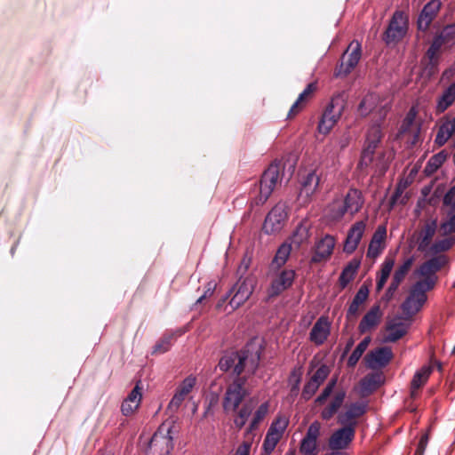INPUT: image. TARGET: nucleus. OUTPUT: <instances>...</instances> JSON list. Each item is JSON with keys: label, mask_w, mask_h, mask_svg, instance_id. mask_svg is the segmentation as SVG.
Returning <instances> with one entry per match:
<instances>
[{"label": "nucleus", "mask_w": 455, "mask_h": 455, "mask_svg": "<svg viewBox=\"0 0 455 455\" xmlns=\"http://www.w3.org/2000/svg\"><path fill=\"white\" fill-rule=\"evenodd\" d=\"M364 204V196L361 190L349 188L344 198L334 199L325 209L326 216L334 221H339L347 213L354 216L361 211Z\"/></svg>", "instance_id": "1"}, {"label": "nucleus", "mask_w": 455, "mask_h": 455, "mask_svg": "<svg viewBox=\"0 0 455 455\" xmlns=\"http://www.w3.org/2000/svg\"><path fill=\"white\" fill-rule=\"evenodd\" d=\"M260 359L259 352L257 351L255 356L248 363V355L246 351L232 352L223 355L219 362V368L222 371H228L232 370L233 374L236 378H241L240 375L246 369L251 374H253L259 365Z\"/></svg>", "instance_id": "2"}, {"label": "nucleus", "mask_w": 455, "mask_h": 455, "mask_svg": "<svg viewBox=\"0 0 455 455\" xmlns=\"http://www.w3.org/2000/svg\"><path fill=\"white\" fill-rule=\"evenodd\" d=\"M449 259L444 254H440L423 262L415 271V275L422 277L418 281L419 285L426 286L427 290H433L435 286L438 276L436 273L445 267Z\"/></svg>", "instance_id": "3"}, {"label": "nucleus", "mask_w": 455, "mask_h": 455, "mask_svg": "<svg viewBox=\"0 0 455 455\" xmlns=\"http://www.w3.org/2000/svg\"><path fill=\"white\" fill-rule=\"evenodd\" d=\"M409 30V16L400 10H396L382 35V40L387 45H395L407 35Z\"/></svg>", "instance_id": "4"}, {"label": "nucleus", "mask_w": 455, "mask_h": 455, "mask_svg": "<svg viewBox=\"0 0 455 455\" xmlns=\"http://www.w3.org/2000/svg\"><path fill=\"white\" fill-rule=\"evenodd\" d=\"M281 166L279 163H272L263 172L259 181V193L251 204L262 205L269 198L277 183L280 181Z\"/></svg>", "instance_id": "5"}, {"label": "nucleus", "mask_w": 455, "mask_h": 455, "mask_svg": "<svg viewBox=\"0 0 455 455\" xmlns=\"http://www.w3.org/2000/svg\"><path fill=\"white\" fill-rule=\"evenodd\" d=\"M174 421H165L149 441V449L157 455H168L173 449Z\"/></svg>", "instance_id": "6"}, {"label": "nucleus", "mask_w": 455, "mask_h": 455, "mask_svg": "<svg viewBox=\"0 0 455 455\" xmlns=\"http://www.w3.org/2000/svg\"><path fill=\"white\" fill-rule=\"evenodd\" d=\"M269 411V403L264 402L254 411L248 427L244 432L245 440L236 448L234 455H250L252 442L255 436V431L259 424L264 420Z\"/></svg>", "instance_id": "7"}, {"label": "nucleus", "mask_w": 455, "mask_h": 455, "mask_svg": "<svg viewBox=\"0 0 455 455\" xmlns=\"http://www.w3.org/2000/svg\"><path fill=\"white\" fill-rule=\"evenodd\" d=\"M245 378H235L234 381L227 387L222 406L225 412H235L239 408L243 399L248 395L244 387Z\"/></svg>", "instance_id": "8"}, {"label": "nucleus", "mask_w": 455, "mask_h": 455, "mask_svg": "<svg viewBox=\"0 0 455 455\" xmlns=\"http://www.w3.org/2000/svg\"><path fill=\"white\" fill-rule=\"evenodd\" d=\"M345 108V102L342 97H333L323 112L317 130L322 134H327L339 120L342 112Z\"/></svg>", "instance_id": "9"}, {"label": "nucleus", "mask_w": 455, "mask_h": 455, "mask_svg": "<svg viewBox=\"0 0 455 455\" xmlns=\"http://www.w3.org/2000/svg\"><path fill=\"white\" fill-rule=\"evenodd\" d=\"M413 315H394L386 323L384 342H395L403 337L412 321Z\"/></svg>", "instance_id": "10"}, {"label": "nucleus", "mask_w": 455, "mask_h": 455, "mask_svg": "<svg viewBox=\"0 0 455 455\" xmlns=\"http://www.w3.org/2000/svg\"><path fill=\"white\" fill-rule=\"evenodd\" d=\"M288 425L289 419L284 415H278L272 421L262 444V450L265 454L270 455L274 451Z\"/></svg>", "instance_id": "11"}, {"label": "nucleus", "mask_w": 455, "mask_h": 455, "mask_svg": "<svg viewBox=\"0 0 455 455\" xmlns=\"http://www.w3.org/2000/svg\"><path fill=\"white\" fill-rule=\"evenodd\" d=\"M361 55V44L357 40L352 41L343 53L339 66L335 69V76H343L349 74L359 62Z\"/></svg>", "instance_id": "12"}, {"label": "nucleus", "mask_w": 455, "mask_h": 455, "mask_svg": "<svg viewBox=\"0 0 455 455\" xmlns=\"http://www.w3.org/2000/svg\"><path fill=\"white\" fill-rule=\"evenodd\" d=\"M426 286L416 282L409 292L408 297L402 304L403 313H419L427 299Z\"/></svg>", "instance_id": "13"}, {"label": "nucleus", "mask_w": 455, "mask_h": 455, "mask_svg": "<svg viewBox=\"0 0 455 455\" xmlns=\"http://www.w3.org/2000/svg\"><path fill=\"white\" fill-rule=\"evenodd\" d=\"M442 7V0H429L418 15L416 21L418 30L427 32L437 18Z\"/></svg>", "instance_id": "14"}, {"label": "nucleus", "mask_w": 455, "mask_h": 455, "mask_svg": "<svg viewBox=\"0 0 455 455\" xmlns=\"http://www.w3.org/2000/svg\"><path fill=\"white\" fill-rule=\"evenodd\" d=\"M286 206L283 203L276 204L267 215L263 229L267 234L280 231L287 219Z\"/></svg>", "instance_id": "15"}, {"label": "nucleus", "mask_w": 455, "mask_h": 455, "mask_svg": "<svg viewBox=\"0 0 455 455\" xmlns=\"http://www.w3.org/2000/svg\"><path fill=\"white\" fill-rule=\"evenodd\" d=\"M322 425L319 421L312 422L299 444V452L302 455H316L318 453V438Z\"/></svg>", "instance_id": "16"}, {"label": "nucleus", "mask_w": 455, "mask_h": 455, "mask_svg": "<svg viewBox=\"0 0 455 455\" xmlns=\"http://www.w3.org/2000/svg\"><path fill=\"white\" fill-rule=\"evenodd\" d=\"M252 291L253 281L251 279H239L230 291V293L233 294L229 300L231 310H235L243 304L250 298Z\"/></svg>", "instance_id": "17"}, {"label": "nucleus", "mask_w": 455, "mask_h": 455, "mask_svg": "<svg viewBox=\"0 0 455 455\" xmlns=\"http://www.w3.org/2000/svg\"><path fill=\"white\" fill-rule=\"evenodd\" d=\"M336 240L333 235H325L315 242L314 253L311 258L312 263H320L327 261L334 250Z\"/></svg>", "instance_id": "18"}, {"label": "nucleus", "mask_w": 455, "mask_h": 455, "mask_svg": "<svg viewBox=\"0 0 455 455\" xmlns=\"http://www.w3.org/2000/svg\"><path fill=\"white\" fill-rule=\"evenodd\" d=\"M366 403L363 402L351 403L345 411L338 415V423L341 426L353 427L355 430L357 419L366 412Z\"/></svg>", "instance_id": "19"}, {"label": "nucleus", "mask_w": 455, "mask_h": 455, "mask_svg": "<svg viewBox=\"0 0 455 455\" xmlns=\"http://www.w3.org/2000/svg\"><path fill=\"white\" fill-rule=\"evenodd\" d=\"M366 220H359L354 223L347 231L344 242L343 251L347 253H353L358 247L363 234L366 230Z\"/></svg>", "instance_id": "20"}, {"label": "nucleus", "mask_w": 455, "mask_h": 455, "mask_svg": "<svg viewBox=\"0 0 455 455\" xmlns=\"http://www.w3.org/2000/svg\"><path fill=\"white\" fill-rule=\"evenodd\" d=\"M296 273L292 269H283L273 279L268 289V296L275 297L289 289L295 279Z\"/></svg>", "instance_id": "21"}, {"label": "nucleus", "mask_w": 455, "mask_h": 455, "mask_svg": "<svg viewBox=\"0 0 455 455\" xmlns=\"http://www.w3.org/2000/svg\"><path fill=\"white\" fill-rule=\"evenodd\" d=\"M196 379L194 376L187 377L178 387L176 393L169 403L168 410L176 412L188 394L196 386Z\"/></svg>", "instance_id": "22"}, {"label": "nucleus", "mask_w": 455, "mask_h": 455, "mask_svg": "<svg viewBox=\"0 0 455 455\" xmlns=\"http://www.w3.org/2000/svg\"><path fill=\"white\" fill-rule=\"evenodd\" d=\"M355 430L353 427L342 426V427L334 431L329 439V447L331 450L346 449L354 440Z\"/></svg>", "instance_id": "23"}, {"label": "nucleus", "mask_w": 455, "mask_h": 455, "mask_svg": "<svg viewBox=\"0 0 455 455\" xmlns=\"http://www.w3.org/2000/svg\"><path fill=\"white\" fill-rule=\"evenodd\" d=\"M331 321L323 315L314 324L309 333V339L314 344L323 345L331 333Z\"/></svg>", "instance_id": "24"}, {"label": "nucleus", "mask_w": 455, "mask_h": 455, "mask_svg": "<svg viewBox=\"0 0 455 455\" xmlns=\"http://www.w3.org/2000/svg\"><path fill=\"white\" fill-rule=\"evenodd\" d=\"M387 228L385 226L380 225L373 233L370 241L366 257L371 259H376L384 251L386 247Z\"/></svg>", "instance_id": "25"}, {"label": "nucleus", "mask_w": 455, "mask_h": 455, "mask_svg": "<svg viewBox=\"0 0 455 455\" xmlns=\"http://www.w3.org/2000/svg\"><path fill=\"white\" fill-rule=\"evenodd\" d=\"M393 357L390 347H383L371 351L367 354L365 360L367 366L371 369H376L386 366Z\"/></svg>", "instance_id": "26"}, {"label": "nucleus", "mask_w": 455, "mask_h": 455, "mask_svg": "<svg viewBox=\"0 0 455 455\" xmlns=\"http://www.w3.org/2000/svg\"><path fill=\"white\" fill-rule=\"evenodd\" d=\"M140 381H138L122 403L121 411L124 416L132 415L139 408L142 399Z\"/></svg>", "instance_id": "27"}, {"label": "nucleus", "mask_w": 455, "mask_h": 455, "mask_svg": "<svg viewBox=\"0 0 455 455\" xmlns=\"http://www.w3.org/2000/svg\"><path fill=\"white\" fill-rule=\"evenodd\" d=\"M443 44L435 36L428 49L426 52V58L428 60L427 70L429 75H433L437 71L440 59V51Z\"/></svg>", "instance_id": "28"}, {"label": "nucleus", "mask_w": 455, "mask_h": 455, "mask_svg": "<svg viewBox=\"0 0 455 455\" xmlns=\"http://www.w3.org/2000/svg\"><path fill=\"white\" fill-rule=\"evenodd\" d=\"M315 90V83L308 84L303 92L299 95L297 100L291 107L287 117L292 118L298 115L303 109L305 103L313 96Z\"/></svg>", "instance_id": "29"}, {"label": "nucleus", "mask_w": 455, "mask_h": 455, "mask_svg": "<svg viewBox=\"0 0 455 455\" xmlns=\"http://www.w3.org/2000/svg\"><path fill=\"white\" fill-rule=\"evenodd\" d=\"M346 398L344 391L335 393L331 402L322 410L321 418L323 420H330L338 412Z\"/></svg>", "instance_id": "30"}, {"label": "nucleus", "mask_w": 455, "mask_h": 455, "mask_svg": "<svg viewBox=\"0 0 455 455\" xmlns=\"http://www.w3.org/2000/svg\"><path fill=\"white\" fill-rule=\"evenodd\" d=\"M455 132V118H447L440 125L435 143L439 147L443 146Z\"/></svg>", "instance_id": "31"}, {"label": "nucleus", "mask_w": 455, "mask_h": 455, "mask_svg": "<svg viewBox=\"0 0 455 455\" xmlns=\"http://www.w3.org/2000/svg\"><path fill=\"white\" fill-rule=\"evenodd\" d=\"M437 228V220H430L425 223L419 232V250L423 251L429 246Z\"/></svg>", "instance_id": "32"}, {"label": "nucleus", "mask_w": 455, "mask_h": 455, "mask_svg": "<svg viewBox=\"0 0 455 455\" xmlns=\"http://www.w3.org/2000/svg\"><path fill=\"white\" fill-rule=\"evenodd\" d=\"M431 371L432 370L429 366H423L416 371L411 382V396L412 398L417 396L418 390L426 384Z\"/></svg>", "instance_id": "33"}, {"label": "nucleus", "mask_w": 455, "mask_h": 455, "mask_svg": "<svg viewBox=\"0 0 455 455\" xmlns=\"http://www.w3.org/2000/svg\"><path fill=\"white\" fill-rule=\"evenodd\" d=\"M416 117V110L414 108H411L409 112L407 113L405 118L403 121L400 132L401 133H407L411 132L413 135V140L411 141V144L414 145L418 141L419 134L420 128L419 126L412 127L413 123Z\"/></svg>", "instance_id": "34"}, {"label": "nucleus", "mask_w": 455, "mask_h": 455, "mask_svg": "<svg viewBox=\"0 0 455 455\" xmlns=\"http://www.w3.org/2000/svg\"><path fill=\"white\" fill-rule=\"evenodd\" d=\"M253 409L254 405L252 403L248 402L244 403L240 409L238 408L237 411H235L234 425L238 430L245 426L250 416L254 415V413L252 414Z\"/></svg>", "instance_id": "35"}, {"label": "nucleus", "mask_w": 455, "mask_h": 455, "mask_svg": "<svg viewBox=\"0 0 455 455\" xmlns=\"http://www.w3.org/2000/svg\"><path fill=\"white\" fill-rule=\"evenodd\" d=\"M455 101V82L451 84L439 97L436 103V111L443 113Z\"/></svg>", "instance_id": "36"}, {"label": "nucleus", "mask_w": 455, "mask_h": 455, "mask_svg": "<svg viewBox=\"0 0 455 455\" xmlns=\"http://www.w3.org/2000/svg\"><path fill=\"white\" fill-rule=\"evenodd\" d=\"M359 265L360 263L358 261L353 260L347 263L343 268L339 277V284L341 289L346 288L347 284L355 279Z\"/></svg>", "instance_id": "37"}, {"label": "nucleus", "mask_w": 455, "mask_h": 455, "mask_svg": "<svg viewBox=\"0 0 455 455\" xmlns=\"http://www.w3.org/2000/svg\"><path fill=\"white\" fill-rule=\"evenodd\" d=\"M369 286L366 282L361 285L349 305L347 313H358L361 307L365 303L369 297Z\"/></svg>", "instance_id": "38"}, {"label": "nucleus", "mask_w": 455, "mask_h": 455, "mask_svg": "<svg viewBox=\"0 0 455 455\" xmlns=\"http://www.w3.org/2000/svg\"><path fill=\"white\" fill-rule=\"evenodd\" d=\"M320 182L319 176L315 172H309L302 182L300 196L304 195L309 198L317 189Z\"/></svg>", "instance_id": "39"}, {"label": "nucleus", "mask_w": 455, "mask_h": 455, "mask_svg": "<svg viewBox=\"0 0 455 455\" xmlns=\"http://www.w3.org/2000/svg\"><path fill=\"white\" fill-rule=\"evenodd\" d=\"M291 251V244L286 243L280 245L271 263L272 268H280L289 259Z\"/></svg>", "instance_id": "40"}, {"label": "nucleus", "mask_w": 455, "mask_h": 455, "mask_svg": "<svg viewBox=\"0 0 455 455\" xmlns=\"http://www.w3.org/2000/svg\"><path fill=\"white\" fill-rule=\"evenodd\" d=\"M371 342L370 337H365L355 348L347 360V366L354 367L358 363L359 359L363 355V354L367 349L369 344Z\"/></svg>", "instance_id": "41"}, {"label": "nucleus", "mask_w": 455, "mask_h": 455, "mask_svg": "<svg viewBox=\"0 0 455 455\" xmlns=\"http://www.w3.org/2000/svg\"><path fill=\"white\" fill-rule=\"evenodd\" d=\"M175 334V332L164 334L154 346L153 354H164L167 352L173 344Z\"/></svg>", "instance_id": "42"}, {"label": "nucleus", "mask_w": 455, "mask_h": 455, "mask_svg": "<svg viewBox=\"0 0 455 455\" xmlns=\"http://www.w3.org/2000/svg\"><path fill=\"white\" fill-rule=\"evenodd\" d=\"M446 156H447L444 152H440L431 156L425 166V173L427 175H431L435 172L445 162Z\"/></svg>", "instance_id": "43"}, {"label": "nucleus", "mask_w": 455, "mask_h": 455, "mask_svg": "<svg viewBox=\"0 0 455 455\" xmlns=\"http://www.w3.org/2000/svg\"><path fill=\"white\" fill-rule=\"evenodd\" d=\"M435 37L443 44H453L455 40V22L444 26Z\"/></svg>", "instance_id": "44"}, {"label": "nucleus", "mask_w": 455, "mask_h": 455, "mask_svg": "<svg viewBox=\"0 0 455 455\" xmlns=\"http://www.w3.org/2000/svg\"><path fill=\"white\" fill-rule=\"evenodd\" d=\"M375 150L376 148L371 146H364L358 163V168L361 171L367 169L373 164Z\"/></svg>", "instance_id": "45"}, {"label": "nucleus", "mask_w": 455, "mask_h": 455, "mask_svg": "<svg viewBox=\"0 0 455 455\" xmlns=\"http://www.w3.org/2000/svg\"><path fill=\"white\" fill-rule=\"evenodd\" d=\"M382 139V132L379 125L371 126L367 133L365 145L377 148Z\"/></svg>", "instance_id": "46"}, {"label": "nucleus", "mask_w": 455, "mask_h": 455, "mask_svg": "<svg viewBox=\"0 0 455 455\" xmlns=\"http://www.w3.org/2000/svg\"><path fill=\"white\" fill-rule=\"evenodd\" d=\"M380 316L381 315H364L359 324L360 332L365 333L378 325L380 322Z\"/></svg>", "instance_id": "47"}, {"label": "nucleus", "mask_w": 455, "mask_h": 455, "mask_svg": "<svg viewBox=\"0 0 455 455\" xmlns=\"http://www.w3.org/2000/svg\"><path fill=\"white\" fill-rule=\"evenodd\" d=\"M376 107V96L373 94L366 95L358 106V112L361 116L369 115Z\"/></svg>", "instance_id": "48"}, {"label": "nucleus", "mask_w": 455, "mask_h": 455, "mask_svg": "<svg viewBox=\"0 0 455 455\" xmlns=\"http://www.w3.org/2000/svg\"><path fill=\"white\" fill-rule=\"evenodd\" d=\"M454 243L455 240L451 237L437 240L430 246V251L433 253H441L450 250Z\"/></svg>", "instance_id": "49"}, {"label": "nucleus", "mask_w": 455, "mask_h": 455, "mask_svg": "<svg viewBox=\"0 0 455 455\" xmlns=\"http://www.w3.org/2000/svg\"><path fill=\"white\" fill-rule=\"evenodd\" d=\"M440 230L444 235L455 233V210L452 207L448 212L447 220L441 223Z\"/></svg>", "instance_id": "50"}, {"label": "nucleus", "mask_w": 455, "mask_h": 455, "mask_svg": "<svg viewBox=\"0 0 455 455\" xmlns=\"http://www.w3.org/2000/svg\"><path fill=\"white\" fill-rule=\"evenodd\" d=\"M413 261H414V258L411 256V257H409L407 258L401 266H399L393 276L395 277L396 279L400 280V281H403V279L405 278L406 275L408 274V272L410 271L412 264H413Z\"/></svg>", "instance_id": "51"}, {"label": "nucleus", "mask_w": 455, "mask_h": 455, "mask_svg": "<svg viewBox=\"0 0 455 455\" xmlns=\"http://www.w3.org/2000/svg\"><path fill=\"white\" fill-rule=\"evenodd\" d=\"M331 372V370L329 366L326 364H321L317 370L314 372V374L311 376L310 379L316 383L317 385L321 386L324 380L327 379Z\"/></svg>", "instance_id": "52"}, {"label": "nucleus", "mask_w": 455, "mask_h": 455, "mask_svg": "<svg viewBox=\"0 0 455 455\" xmlns=\"http://www.w3.org/2000/svg\"><path fill=\"white\" fill-rule=\"evenodd\" d=\"M379 383V376L367 375L361 380V387L365 391H372L376 389Z\"/></svg>", "instance_id": "53"}, {"label": "nucleus", "mask_w": 455, "mask_h": 455, "mask_svg": "<svg viewBox=\"0 0 455 455\" xmlns=\"http://www.w3.org/2000/svg\"><path fill=\"white\" fill-rule=\"evenodd\" d=\"M319 387H320L319 385H317L316 383L313 382L309 379V380L305 384V386H304V387L302 389L301 397L305 401H308L316 393V391L318 390Z\"/></svg>", "instance_id": "54"}, {"label": "nucleus", "mask_w": 455, "mask_h": 455, "mask_svg": "<svg viewBox=\"0 0 455 455\" xmlns=\"http://www.w3.org/2000/svg\"><path fill=\"white\" fill-rule=\"evenodd\" d=\"M395 259L392 258H386L380 267L379 275L389 277L390 273L394 267Z\"/></svg>", "instance_id": "55"}, {"label": "nucleus", "mask_w": 455, "mask_h": 455, "mask_svg": "<svg viewBox=\"0 0 455 455\" xmlns=\"http://www.w3.org/2000/svg\"><path fill=\"white\" fill-rule=\"evenodd\" d=\"M216 288L217 282L215 280H210L203 286L201 295H205V298L211 300V298L213 296Z\"/></svg>", "instance_id": "56"}, {"label": "nucleus", "mask_w": 455, "mask_h": 455, "mask_svg": "<svg viewBox=\"0 0 455 455\" xmlns=\"http://www.w3.org/2000/svg\"><path fill=\"white\" fill-rule=\"evenodd\" d=\"M210 299L205 298V295H200L196 302L191 307V310L194 311H201L207 307V306L210 304Z\"/></svg>", "instance_id": "57"}, {"label": "nucleus", "mask_w": 455, "mask_h": 455, "mask_svg": "<svg viewBox=\"0 0 455 455\" xmlns=\"http://www.w3.org/2000/svg\"><path fill=\"white\" fill-rule=\"evenodd\" d=\"M307 237V231L304 227H299L292 235L293 242L298 244H300Z\"/></svg>", "instance_id": "58"}, {"label": "nucleus", "mask_w": 455, "mask_h": 455, "mask_svg": "<svg viewBox=\"0 0 455 455\" xmlns=\"http://www.w3.org/2000/svg\"><path fill=\"white\" fill-rule=\"evenodd\" d=\"M443 204L455 210V187L451 188L443 196Z\"/></svg>", "instance_id": "59"}, {"label": "nucleus", "mask_w": 455, "mask_h": 455, "mask_svg": "<svg viewBox=\"0 0 455 455\" xmlns=\"http://www.w3.org/2000/svg\"><path fill=\"white\" fill-rule=\"evenodd\" d=\"M331 393H332V390L325 387L323 389L322 393L315 398V403L316 405L323 404L326 402L327 398L331 395Z\"/></svg>", "instance_id": "60"}, {"label": "nucleus", "mask_w": 455, "mask_h": 455, "mask_svg": "<svg viewBox=\"0 0 455 455\" xmlns=\"http://www.w3.org/2000/svg\"><path fill=\"white\" fill-rule=\"evenodd\" d=\"M427 443H428V435L424 434L423 435H421V437L419 439L415 454L416 455H423V453L426 450V447L427 445Z\"/></svg>", "instance_id": "61"}, {"label": "nucleus", "mask_w": 455, "mask_h": 455, "mask_svg": "<svg viewBox=\"0 0 455 455\" xmlns=\"http://www.w3.org/2000/svg\"><path fill=\"white\" fill-rule=\"evenodd\" d=\"M385 156V154L384 153H381L379 156H378V161L377 163L375 164V166H376V171H379V172H385L387 167H388V164L386 162H382L381 160L384 158Z\"/></svg>", "instance_id": "62"}, {"label": "nucleus", "mask_w": 455, "mask_h": 455, "mask_svg": "<svg viewBox=\"0 0 455 455\" xmlns=\"http://www.w3.org/2000/svg\"><path fill=\"white\" fill-rule=\"evenodd\" d=\"M291 378H295V383L294 385H292L291 388V392L293 393V394H297L298 391H299V383H300V373H296V371H293L291 374Z\"/></svg>", "instance_id": "63"}, {"label": "nucleus", "mask_w": 455, "mask_h": 455, "mask_svg": "<svg viewBox=\"0 0 455 455\" xmlns=\"http://www.w3.org/2000/svg\"><path fill=\"white\" fill-rule=\"evenodd\" d=\"M387 279H388V277L380 275L377 277V283H376V291L377 292L380 291L383 289Z\"/></svg>", "instance_id": "64"}]
</instances>
